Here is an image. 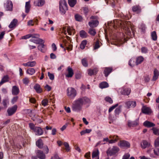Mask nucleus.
Listing matches in <instances>:
<instances>
[{"mask_svg": "<svg viewBox=\"0 0 159 159\" xmlns=\"http://www.w3.org/2000/svg\"><path fill=\"white\" fill-rule=\"evenodd\" d=\"M31 41L33 43L36 44H39L42 43H44L43 40L39 38H36V39H31Z\"/></svg>", "mask_w": 159, "mask_h": 159, "instance_id": "f3484780", "label": "nucleus"}, {"mask_svg": "<svg viewBox=\"0 0 159 159\" xmlns=\"http://www.w3.org/2000/svg\"><path fill=\"white\" fill-rule=\"evenodd\" d=\"M48 75L50 80H53L54 79V76L53 74L51 73L50 72H48Z\"/></svg>", "mask_w": 159, "mask_h": 159, "instance_id": "864d4df0", "label": "nucleus"}, {"mask_svg": "<svg viewBox=\"0 0 159 159\" xmlns=\"http://www.w3.org/2000/svg\"><path fill=\"white\" fill-rule=\"evenodd\" d=\"M8 76L5 75L2 79L1 82H2V83L3 84L4 83L7 82L8 81Z\"/></svg>", "mask_w": 159, "mask_h": 159, "instance_id": "de8ad7c7", "label": "nucleus"}, {"mask_svg": "<svg viewBox=\"0 0 159 159\" xmlns=\"http://www.w3.org/2000/svg\"><path fill=\"white\" fill-rule=\"evenodd\" d=\"M122 107V106H120L115 109V113L116 116L118 115L120 113Z\"/></svg>", "mask_w": 159, "mask_h": 159, "instance_id": "c9c22d12", "label": "nucleus"}, {"mask_svg": "<svg viewBox=\"0 0 159 159\" xmlns=\"http://www.w3.org/2000/svg\"><path fill=\"white\" fill-rule=\"evenodd\" d=\"M66 92L67 96L71 99L74 98L77 94L76 90L72 87L68 88Z\"/></svg>", "mask_w": 159, "mask_h": 159, "instance_id": "f257e3e1", "label": "nucleus"}, {"mask_svg": "<svg viewBox=\"0 0 159 159\" xmlns=\"http://www.w3.org/2000/svg\"><path fill=\"white\" fill-rule=\"evenodd\" d=\"M67 4L65 0H61L59 2V6H62V7H67Z\"/></svg>", "mask_w": 159, "mask_h": 159, "instance_id": "7c9ffc66", "label": "nucleus"}, {"mask_svg": "<svg viewBox=\"0 0 159 159\" xmlns=\"http://www.w3.org/2000/svg\"><path fill=\"white\" fill-rule=\"evenodd\" d=\"M82 101H83V104H86L90 102V99L86 97H84L81 98Z\"/></svg>", "mask_w": 159, "mask_h": 159, "instance_id": "f704fd0d", "label": "nucleus"}, {"mask_svg": "<svg viewBox=\"0 0 159 159\" xmlns=\"http://www.w3.org/2000/svg\"><path fill=\"white\" fill-rule=\"evenodd\" d=\"M44 88L45 89L48 91H50L51 89V87L48 84L46 85L44 87Z\"/></svg>", "mask_w": 159, "mask_h": 159, "instance_id": "774afa93", "label": "nucleus"}, {"mask_svg": "<svg viewBox=\"0 0 159 159\" xmlns=\"http://www.w3.org/2000/svg\"><path fill=\"white\" fill-rule=\"evenodd\" d=\"M151 36L153 40L156 41L157 40V36L156 33L155 31H153L151 33Z\"/></svg>", "mask_w": 159, "mask_h": 159, "instance_id": "58836bf2", "label": "nucleus"}, {"mask_svg": "<svg viewBox=\"0 0 159 159\" xmlns=\"http://www.w3.org/2000/svg\"><path fill=\"white\" fill-rule=\"evenodd\" d=\"M105 100L106 101L109 102L110 103H112L113 102V101L111 98L109 97H107L105 98Z\"/></svg>", "mask_w": 159, "mask_h": 159, "instance_id": "5fc2aeb1", "label": "nucleus"}, {"mask_svg": "<svg viewBox=\"0 0 159 159\" xmlns=\"http://www.w3.org/2000/svg\"><path fill=\"white\" fill-rule=\"evenodd\" d=\"M17 19H14L9 25V28L11 29L15 27L17 24Z\"/></svg>", "mask_w": 159, "mask_h": 159, "instance_id": "aec40b11", "label": "nucleus"}, {"mask_svg": "<svg viewBox=\"0 0 159 159\" xmlns=\"http://www.w3.org/2000/svg\"><path fill=\"white\" fill-rule=\"evenodd\" d=\"M108 84L106 82H102L99 85L100 87L102 89L108 87Z\"/></svg>", "mask_w": 159, "mask_h": 159, "instance_id": "c85d7f7f", "label": "nucleus"}, {"mask_svg": "<svg viewBox=\"0 0 159 159\" xmlns=\"http://www.w3.org/2000/svg\"><path fill=\"white\" fill-rule=\"evenodd\" d=\"M59 9L61 13L64 14L65 13L66 11L67 10V7L64 8L62 6H59Z\"/></svg>", "mask_w": 159, "mask_h": 159, "instance_id": "4c0bfd02", "label": "nucleus"}, {"mask_svg": "<svg viewBox=\"0 0 159 159\" xmlns=\"http://www.w3.org/2000/svg\"><path fill=\"white\" fill-rule=\"evenodd\" d=\"M67 30L68 34L70 35H71L73 31V30L71 29L70 27H68Z\"/></svg>", "mask_w": 159, "mask_h": 159, "instance_id": "13d9d810", "label": "nucleus"}, {"mask_svg": "<svg viewBox=\"0 0 159 159\" xmlns=\"http://www.w3.org/2000/svg\"><path fill=\"white\" fill-rule=\"evenodd\" d=\"M148 52V49L147 48L145 47H142L141 48V52L143 53H146Z\"/></svg>", "mask_w": 159, "mask_h": 159, "instance_id": "e2e57ef3", "label": "nucleus"}, {"mask_svg": "<svg viewBox=\"0 0 159 159\" xmlns=\"http://www.w3.org/2000/svg\"><path fill=\"white\" fill-rule=\"evenodd\" d=\"M99 22L98 20H92L89 23V26L92 28L97 26L98 25Z\"/></svg>", "mask_w": 159, "mask_h": 159, "instance_id": "ddd939ff", "label": "nucleus"}, {"mask_svg": "<svg viewBox=\"0 0 159 159\" xmlns=\"http://www.w3.org/2000/svg\"><path fill=\"white\" fill-rule=\"evenodd\" d=\"M132 10L134 12H136L138 13L141 11V8L139 5H136L133 6L132 7Z\"/></svg>", "mask_w": 159, "mask_h": 159, "instance_id": "393cba45", "label": "nucleus"}, {"mask_svg": "<svg viewBox=\"0 0 159 159\" xmlns=\"http://www.w3.org/2000/svg\"><path fill=\"white\" fill-rule=\"evenodd\" d=\"M18 99V97L17 96L14 97L11 100V102L12 104L16 102Z\"/></svg>", "mask_w": 159, "mask_h": 159, "instance_id": "69168bd1", "label": "nucleus"}, {"mask_svg": "<svg viewBox=\"0 0 159 159\" xmlns=\"http://www.w3.org/2000/svg\"><path fill=\"white\" fill-rule=\"evenodd\" d=\"M143 125L147 127H151L155 126V124L152 122L146 121L143 123Z\"/></svg>", "mask_w": 159, "mask_h": 159, "instance_id": "412c9836", "label": "nucleus"}, {"mask_svg": "<svg viewBox=\"0 0 159 159\" xmlns=\"http://www.w3.org/2000/svg\"><path fill=\"white\" fill-rule=\"evenodd\" d=\"M131 90L130 88H125L121 91V93L123 95H128L129 94Z\"/></svg>", "mask_w": 159, "mask_h": 159, "instance_id": "dca6fc26", "label": "nucleus"}, {"mask_svg": "<svg viewBox=\"0 0 159 159\" xmlns=\"http://www.w3.org/2000/svg\"><path fill=\"white\" fill-rule=\"evenodd\" d=\"M34 88L38 93H40L42 92V89L41 88L40 85L38 84H35L34 86Z\"/></svg>", "mask_w": 159, "mask_h": 159, "instance_id": "6ab92c4d", "label": "nucleus"}, {"mask_svg": "<svg viewBox=\"0 0 159 159\" xmlns=\"http://www.w3.org/2000/svg\"><path fill=\"white\" fill-rule=\"evenodd\" d=\"M112 69L111 68L106 67L105 68L104 70V73L105 76L107 77L108 75L111 72Z\"/></svg>", "mask_w": 159, "mask_h": 159, "instance_id": "5701e85b", "label": "nucleus"}, {"mask_svg": "<svg viewBox=\"0 0 159 159\" xmlns=\"http://www.w3.org/2000/svg\"><path fill=\"white\" fill-rule=\"evenodd\" d=\"M67 70L68 73L66 75V77H71L74 75V72L70 66L68 67Z\"/></svg>", "mask_w": 159, "mask_h": 159, "instance_id": "f8f14e48", "label": "nucleus"}, {"mask_svg": "<svg viewBox=\"0 0 159 159\" xmlns=\"http://www.w3.org/2000/svg\"><path fill=\"white\" fill-rule=\"evenodd\" d=\"M30 7V2H26L25 5V12L26 13H28L29 12Z\"/></svg>", "mask_w": 159, "mask_h": 159, "instance_id": "c756f323", "label": "nucleus"}, {"mask_svg": "<svg viewBox=\"0 0 159 159\" xmlns=\"http://www.w3.org/2000/svg\"><path fill=\"white\" fill-rule=\"evenodd\" d=\"M109 138L113 139L115 143L118 140L120 139L118 136L115 135L113 136H109Z\"/></svg>", "mask_w": 159, "mask_h": 159, "instance_id": "a19ab883", "label": "nucleus"}, {"mask_svg": "<svg viewBox=\"0 0 159 159\" xmlns=\"http://www.w3.org/2000/svg\"><path fill=\"white\" fill-rule=\"evenodd\" d=\"M99 41L98 40L95 42L94 46L93 49L95 50L98 49L100 47V45L99 44Z\"/></svg>", "mask_w": 159, "mask_h": 159, "instance_id": "09e8293b", "label": "nucleus"}, {"mask_svg": "<svg viewBox=\"0 0 159 159\" xmlns=\"http://www.w3.org/2000/svg\"><path fill=\"white\" fill-rule=\"evenodd\" d=\"M36 145L39 148H42V142L41 139L38 140L36 142Z\"/></svg>", "mask_w": 159, "mask_h": 159, "instance_id": "37998d69", "label": "nucleus"}, {"mask_svg": "<svg viewBox=\"0 0 159 159\" xmlns=\"http://www.w3.org/2000/svg\"><path fill=\"white\" fill-rule=\"evenodd\" d=\"M31 34H28L23 36L22 38V39H27L31 38Z\"/></svg>", "mask_w": 159, "mask_h": 159, "instance_id": "0e129e2a", "label": "nucleus"}, {"mask_svg": "<svg viewBox=\"0 0 159 159\" xmlns=\"http://www.w3.org/2000/svg\"><path fill=\"white\" fill-rule=\"evenodd\" d=\"M82 63L84 67H87L88 66V64L87 59L84 58L81 60Z\"/></svg>", "mask_w": 159, "mask_h": 159, "instance_id": "c03bdc74", "label": "nucleus"}, {"mask_svg": "<svg viewBox=\"0 0 159 159\" xmlns=\"http://www.w3.org/2000/svg\"><path fill=\"white\" fill-rule=\"evenodd\" d=\"M118 145L120 147H125L127 148H129L130 146L129 143L125 140H120Z\"/></svg>", "mask_w": 159, "mask_h": 159, "instance_id": "423d86ee", "label": "nucleus"}, {"mask_svg": "<svg viewBox=\"0 0 159 159\" xmlns=\"http://www.w3.org/2000/svg\"><path fill=\"white\" fill-rule=\"evenodd\" d=\"M129 64L130 66L133 67L136 65V62H135L134 59H131L129 60Z\"/></svg>", "mask_w": 159, "mask_h": 159, "instance_id": "a18cd8bd", "label": "nucleus"}, {"mask_svg": "<svg viewBox=\"0 0 159 159\" xmlns=\"http://www.w3.org/2000/svg\"><path fill=\"white\" fill-rule=\"evenodd\" d=\"M83 101L81 98H79L75 102V103L73 106L74 111H76L80 109L81 107L84 104Z\"/></svg>", "mask_w": 159, "mask_h": 159, "instance_id": "f03ea898", "label": "nucleus"}, {"mask_svg": "<svg viewBox=\"0 0 159 159\" xmlns=\"http://www.w3.org/2000/svg\"><path fill=\"white\" fill-rule=\"evenodd\" d=\"M37 157L40 159H45L46 156L43 152L41 150H38L36 152Z\"/></svg>", "mask_w": 159, "mask_h": 159, "instance_id": "0eeeda50", "label": "nucleus"}, {"mask_svg": "<svg viewBox=\"0 0 159 159\" xmlns=\"http://www.w3.org/2000/svg\"><path fill=\"white\" fill-rule=\"evenodd\" d=\"M44 0H37L34 2V4L36 6H42L44 4Z\"/></svg>", "mask_w": 159, "mask_h": 159, "instance_id": "b1692460", "label": "nucleus"}, {"mask_svg": "<svg viewBox=\"0 0 159 159\" xmlns=\"http://www.w3.org/2000/svg\"><path fill=\"white\" fill-rule=\"evenodd\" d=\"M87 43V41L86 40H84L81 43L80 45V48L81 49H84Z\"/></svg>", "mask_w": 159, "mask_h": 159, "instance_id": "79ce46f5", "label": "nucleus"}, {"mask_svg": "<svg viewBox=\"0 0 159 159\" xmlns=\"http://www.w3.org/2000/svg\"><path fill=\"white\" fill-rule=\"evenodd\" d=\"M4 7L7 11H12L13 9V4L11 1H7L4 4Z\"/></svg>", "mask_w": 159, "mask_h": 159, "instance_id": "39448f33", "label": "nucleus"}, {"mask_svg": "<svg viewBox=\"0 0 159 159\" xmlns=\"http://www.w3.org/2000/svg\"><path fill=\"white\" fill-rule=\"evenodd\" d=\"M80 36L82 38H86L88 36L87 34L84 30H81L80 33Z\"/></svg>", "mask_w": 159, "mask_h": 159, "instance_id": "2f4dec72", "label": "nucleus"}, {"mask_svg": "<svg viewBox=\"0 0 159 159\" xmlns=\"http://www.w3.org/2000/svg\"><path fill=\"white\" fill-rule=\"evenodd\" d=\"M118 152V150H108L107 152V153L108 155L112 156L114 155L115 154L113 153V152Z\"/></svg>", "mask_w": 159, "mask_h": 159, "instance_id": "72a5a7b5", "label": "nucleus"}, {"mask_svg": "<svg viewBox=\"0 0 159 159\" xmlns=\"http://www.w3.org/2000/svg\"><path fill=\"white\" fill-rule=\"evenodd\" d=\"M68 3L71 7H73L76 3V0H68Z\"/></svg>", "mask_w": 159, "mask_h": 159, "instance_id": "e433bc0d", "label": "nucleus"}, {"mask_svg": "<svg viewBox=\"0 0 159 159\" xmlns=\"http://www.w3.org/2000/svg\"><path fill=\"white\" fill-rule=\"evenodd\" d=\"M130 156V155L129 154H126L123 156L122 159H128Z\"/></svg>", "mask_w": 159, "mask_h": 159, "instance_id": "680f3d73", "label": "nucleus"}, {"mask_svg": "<svg viewBox=\"0 0 159 159\" xmlns=\"http://www.w3.org/2000/svg\"><path fill=\"white\" fill-rule=\"evenodd\" d=\"M88 71V74L89 75L91 76L93 75L96 74L98 71V70L97 68H95L93 70L89 69Z\"/></svg>", "mask_w": 159, "mask_h": 159, "instance_id": "4be33fe9", "label": "nucleus"}, {"mask_svg": "<svg viewBox=\"0 0 159 159\" xmlns=\"http://www.w3.org/2000/svg\"><path fill=\"white\" fill-rule=\"evenodd\" d=\"M92 36H94L96 34V32L95 29L93 28H90L88 32Z\"/></svg>", "mask_w": 159, "mask_h": 159, "instance_id": "ea45409f", "label": "nucleus"}, {"mask_svg": "<svg viewBox=\"0 0 159 159\" xmlns=\"http://www.w3.org/2000/svg\"><path fill=\"white\" fill-rule=\"evenodd\" d=\"M144 58L142 56H140L138 57L136 60V65H138L140 64L143 61Z\"/></svg>", "mask_w": 159, "mask_h": 159, "instance_id": "cd10ccee", "label": "nucleus"}, {"mask_svg": "<svg viewBox=\"0 0 159 159\" xmlns=\"http://www.w3.org/2000/svg\"><path fill=\"white\" fill-rule=\"evenodd\" d=\"M28 66L32 67L35 66L36 65V62L35 61H29Z\"/></svg>", "mask_w": 159, "mask_h": 159, "instance_id": "3c124183", "label": "nucleus"}, {"mask_svg": "<svg viewBox=\"0 0 159 159\" xmlns=\"http://www.w3.org/2000/svg\"><path fill=\"white\" fill-rule=\"evenodd\" d=\"M35 70L34 68H30L26 71V73L30 75H32L35 73Z\"/></svg>", "mask_w": 159, "mask_h": 159, "instance_id": "473e14b6", "label": "nucleus"}, {"mask_svg": "<svg viewBox=\"0 0 159 159\" xmlns=\"http://www.w3.org/2000/svg\"><path fill=\"white\" fill-rule=\"evenodd\" d=\"M84 157L87 159H90V152H88L86 153L84 155Z\"/></svg>", "mask_w": 159, "mask_h": 159, "instance_id": "052dcab7", "label": "nucleus"}, {"mask_svg": "<svg viewBox=\"0 0 159 159\" xmlns=\"http://www.w3.org/2000/svg\"><path fill=\"white\" fill-rule=\"evenodd\" d=\"M141 146L142 148H151V145L150 143L146 140L142 141L141 143Z\"/></svg>", "mask_w": 159, "mask_h": 159, "instance_id": "9d476101", "label": "nucleus"}, {"mask_svg": "<svg viewBox=\"0 0 159 159\" xmlns=\"http://www.w3.org/2000/svg\"><path fill=\"white\" fill-rule=\"evenodd\" d=\"M159 75V72L157 70L155 69L153 72V76L152 79V80L153 81L156 80L158 78Z\"/></svg>", "mask_w": 159, "mask_h": 159, "instance_id": "2eb2a0df", "label": "nucleus"}, {"mask_svg": "<svg viewBox=\"0 0 159 159\" xmlns=\"http://www.w3.org/2000/svg\"><path fill=\"white\" fill-rule=\"evenodd\" d=\"M12 93L13 95H17L19 92V88L16 86H14L12 87Z\"/></svg>", "mask_w": 159, "mask_h": 159, "instance_id": "9b49d317", "label": "nucleus"}, {"mask_svg": "<svg viewBox=\"0 0 159 159\" xmlns=\"http://www.w3.org/2000/svg\"><path fill=\"white\" fill-rule=\"evenodd\" d=\"M75 18L76 21H81L83 20L82 17L81 16L78 14L75 15Z\"/></svg>", "mask_w": 159, "mask_h": 159, "instance_id": "49530a36", "label": "nucleus"}, {"mask_svg": "<svg viewBox=\"0 0 159 159\" xmlns=\"http://www.w3.org/2000/svg\"><path fill=\"white\" fill-rule=\"evenodd\" d=\"M43 43H41L38 47V49L43 53L45 52L46 51L45 46Z\"/></svg>", "mask_w": 159, "mask_h": 159, "instance_id": "4468645a", "label": "nucleus"}, {"mask_svg": "<svg viewBox=\"0 0 159 159\" xmlns=\"http://www.w3.org/2000/svg\"><path fill=\"white\" fill-rule=\"evenodd\" d=\"M99 152L98 150H96L95 151H93L92 154V158H94L95 157L97 158L99 157Z\"/></svg>", "mask_w": 159, "mask_h": 159, "instance_id": "bb28decb", "label": "nucleus"}, {"mask_svg": "<svg viewBox=\"0 0 159 159\" xmlns=\"http://www.w3.org/2000/svg\"><path fill=\"white\" fill-rule=\"evenodd\" d=\"M29 125L30 128L31 129L33 130H34L35 127L34 125L32 123H30L29 124Z\"/></svg>", "mask_w": 159, "mask_h": 159, "instance_id": "338daca9", "label": "nucleus"}, {"mask_svg": "<svg viewBox=\"0 0 159 159\" xmlns=\"http://www.w3.org/2000/svg\"><path fill=\"white\" fill-rule=\"evenodd\" d=\"M48 100L47 99H44L42 101V104L43 106L44 107L48 105Z\"/></svg>", "mask_w": 159, "mask_h": 159, "instance_id": "603ef678", "label": "nucleus"}, {"mask_svg": "<svg viewBox=\"0 0 159 159\" xmlns=\"http://www.w3.org/2000/svg\"><path fill=\"white\" fill-rule=\"evenodd\" d=\"M29 80L28 78L26 77L23 80V82L24 84H27L29 82Z\"/></svg>", "mask_w": 159, "mask_h": 159, "instance_id": "4d7b16f0", "label": "nucleus"}, {"mask_svg": "<svg viewBox=\"0 0 159 159\" xmlns=\"http://www.w3.org/2000/svg\"><path fill=\"white\" fill-rule=\"evenodd\" d=\"M118 106V104H116L110 107L109 108L108 110L109 112H111L116 107H117Z\"/></svg>", "mask_w": 159, "mask_h": 159, "instance_id": "6e6d98bb", "label": "nucleus"}, {"mask_svg": "<svg viewBox=\"0 0 159 159\" xmlns=\"http://www.w3.org/2000/svg\"><path fill=\"white\" fill-rule=\"evenodd\" d=\"M138 124V120H137L134 121H129L128 122V125L129 127H134L136 126Z\"/></svg>", "mask_w": 159, "mask_h": 159, "instance_id": "a878e982", "label": "nucleus"}, {"mask_svg": "<svg viewBox=\"0 0 159 159\" xmlns=\"http://www.w3.org/2000/svg\"><path fill=\"white\" fill-rule=\"evenodd\" d=\"M155 145L156 147L159 146V137L155 140Z\"/></svg>", "mask_w": 159, "mask_h": 159, "instance_id": "bf43d9fd", "label": "nucleus"}, {"mask_svg": "<svg viewBox=\"0 0 159 159\" xmlns=\"http://www.w3.org/2000/svg\"><path fill=\"white\" fill-rule=\"evenodd\" d=\"M142 111L143 113L145 114H148L150 113L151 112V110L149 107L146 106H143L142 109Z\"/></svg>", "mask_w": 159, "mask_h": 159, "instance_id": "a211bd4d", "label": "nucleus"}, {"mask_svg": "<svg viewBox=\"0 0 159 159\" xmlns=\"http://www.w3.org/2000/svg\"><path fill=\"white\" fill-rule=\"evenodd\" d=\"M126 24V26H125V33L129 35H131V31H132V33L133 35H134V29L131 27V26L130 27L129 26H127V25H129V22H125V25Z\"/></svg>", "mask_w": 159, "mask_h": 159, "instance_id": "7ed1b4c3", "label": "nucleus"}, {"mask_svg": "<svg viewBox=\"0 0 159 159\" xmlns=\"http://www.w3.org/2000/svg\"><path fill=\"white\" fill-rule=\"evenodd\" d=\"M34 131L35 132L36 135H41L43 133V131L39 127H35Z\"/></svg>", "mask_w": 159, "mask_h": 159, "instance_id": "1a4fd4ad", "label": "nucleus"}, {"mask_svg": "<svg viewBox=\"0 0 159 159\" xmlns=\"http://www.w3.org/2000/svg\"><path fill=\"white\" fill-rule=\"evenodd\" d=\"M9 101L8 99H3V101L2 102V104L6 108L7 107V104L8 103Z\"/></svg>", "mask_w": 159, "mask_h": 159, "instance_id": "8fccbe9b", "label": "nucleus"}, {"mask_svg": "<svg viewBox=\"0 0 159 159\" xmlns=\"http://www.w3.org/2000/svg\"><path fill=\"white\" fill-rule=\"evenodd\" d=\"M17 109V106L16 105L9 108L7 110L8 116H10L13 115L16 112Z\"/></svg>", "mask_w": 159, "mask_h": 159, "instance_id": "20e7f679", "label": "nucleus"}, {"mask_svg": "<svg viewBox=\"0 0 159 159\" xmlns=\"http://www.w3.org/2000/svg\"><path fill=\"white\" fill-rule=\"evenodd\" d=\"M125 104L128 108H134L136 106V102L135 101H129L125 102Z\"/></svg>", "mask_w": 159, "mask_h": 159, "instance_id": "6e6552de", "label": "nucleus"}]
</instances>
